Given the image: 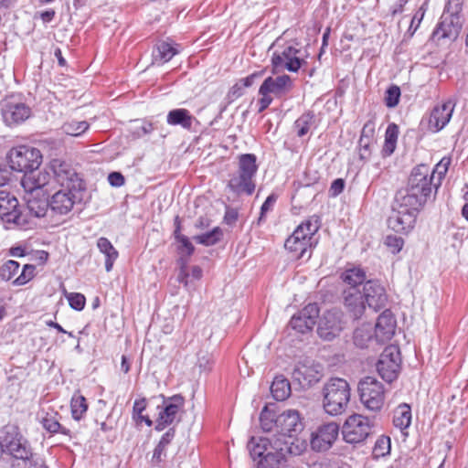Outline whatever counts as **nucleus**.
<instances>
[{
  "mask_svg": "<svg viewBox=\"0 0 468 468\" xmlns=\"http://www.w3.org/2000/svg\"><path fill=\"white\" fill-rule=\"evenodd\" d=\"M373 328L370 324H363L354 332V343L360 348L368 346V344L375 339Z\"/></svg>",
  "mask_w": 468,
  "mask_h": 468,
  "instance_id": "37",
  "label": "nucleus"
},
{
  "mask_svg": "<svg viewBox=\"0 0 468 468\" xmlns=\"http://www.w3.org/2000/svg\"><path fill=\"white\" fill-rule=\"evenodd\" d=\"M258 172L257 157L253 154H242L238 157V170L229 175L227 187L236 196H251L256 188Z\"/></svg>",
  "mask_w": 468,
  "mask_h": 468,
  "instance_id": "3",
  "label": "nucleus"
},
{
  "mask_svg": "<svg viewBox=\"0 0 468 468\" xmlns=\"http://www.w3.org/2000/svg\"><path fill=\"white\" fill-rule=\"evenodd\" d=\"M276 433L282 440L286 441H301L297 438L299 432L303 429L300 414L295 410H288L276 417Z\"/></svg>",
  "mask_w": 468,
  "mask_h": 468,
  "instance_id": "12",
  "label": "nucleus"
},
{
  "mask_svg": "<svg viewBox=\"0 0 468 468\" xmlns=\"http://www.w3.org/2000/svg\"><path fill=\"white\" fill-rule=\"evenodd\" d=\"M400 89L397 85L390 86L385 95V104L388 108L396 107L399 102Z\"/></svg>",
  "mask_w": 468,
  "mask_h": 468,
  "instance_id": "49",
  "label": "nucleus"
},
{
  "mask_svg": "<svg viewBox=\"0 0 468 468\" xmlns=\"http://www.w3.org/2000/svg\"><path fill=\"white\" fill-rule=\"evenodd\" d=\"M0 218L8 222L20 224L21 214L18 201L11 193L0 189Z\"/></svg>",
  "mask_w": 468,
  "mask_h": 468,
  "instance_id": "22",
  "label": "nucleus"
},
{
  "mask_svg": "<svg viewBox=\"0 0 468 468\" xmlns=\"http://www.w3.org/2000/svg\"><path fill=\"white\" fill-rule=\"evenodd\" d=\"M50 168L60 189L49 199L50 210L57 215L70 212L75 204L81 202L85 184L75 169L61 159H53Z\"/></svg>",
  "mask_w": 468,
  "mask_h": 468,
  "instance_id": "2",
  "label": "nucleus"
},
{
  "mask_svg": "<svg viewBox=\"0 0 468 468\" xmlns=\"http://www.w3.org/2000/svg\"><path fill=\"white\" fill-rule=\"evenodd\" d=\"M322 406L330 416H339L348 408L351 389L348 382L341 378H331L322 388Z\"/></svg>",
  "mask_w": 468,
  "mask_h": 468,
  "instance_id": "4",
  "label": "nucleus"
},
{
  "mask_svg": "<svg viewBox=\"0 0 468 468\" xmlns=\"http://www.w3.org/2000/svg\"><path fill=\"white\" fill-rule=\"evenodd\" d=\"M222 236V229L219 227H216L210 231L195 236L193 239L198 244H202L204 246H212L217 244L221 239Z\"/></svg>",
  "mask_w": 468,
  "mask_h": 468,
  "instance_id": "42",
  "label": "nucleus"
},
{
  "mask_svg": "<svg viewBox=\"0 0 468 468\" xmlns=\"http://www.w3.org/2000/svg\"><path fill=\"white\" fill-rule=\"evenodd\" d=\"M19 270V263L16 261H7L0 267V278L3 281L11 280Z\"/></svg>",
  "mask_w": 468,
  "mask_h": 468,
  "instance_id": "47",
  "label": "nucleus"
},
{
  "mask_svg": "<svg viewBox=\"0 0 468 468\" xmlns=\"http://www.w3.org/2000/svg\"><path fill=\"white\" fill-rule=\"evenodd\" d=\"M179 52V45L168 41H160L155 45L153 51V60L154 63L164 64L171 60Z\"/></svg>",
  "mask_w": 468,
  "mask_h": 468,
  "instance_id": "28",
  "label": "nucleus"
},
{
  "mask_svg": "<svg viewBox=\"0 0 468 468\" xmlns=\"http://www.w3.org/2000/svg\"><path fill=\"white\" fill-rule=\"evenodd\" d=\"M211 224V220L207 217H199L196 223L195 228L199 230L207 229Z\"/></svg>",
  "mask_w": 468,
  "mask_h": 468,
  "instance_id": "63",
  "label": "nucleus"
},
{
  "mask_svg": "<svg viewBox=\"0 0 468 468\" xmlns=\"http://www.w3.org/2000/svg\"><path fill=\"white\" fill-rule=\"evenodd\" d=\"M343 314L338 310H329L320 318L317 333L324 340L330 341L343 330Z\"/></svg>",
  "mask_w": 468,
  "mask_h": 468,
  "instance_id": "15",
  "label": "nucleus"
},
{
  "mask_svg": "<svg viewBox=\"0 0 468 468\" xmlns=\"http://www.w3.org/2000/svg\"><path fill=\"white\" fill-rule=\"evenodd\" d=\"M195 120L194 116L186 109H175L168 112L166 122L170 125H180L184 129L190 130Z\"/></svg>",
  "mask_w": 468,
  "mask_h": 468,
  "instance_id": "29",
  "label": "nucleus"
},
{
  "mask_svg": "<svg viewBox=\"0 0 468 468\" xmlns=\"http://www.w3.org/2000/svg\"><path fill=\"white\" fill-rule=\"evenodd\" d=\"M292 378L303 388L311 387L321 379V367L310 362L298 363L292 371Z\"/></svg>",
  "mask_w": 468,
  "mask_h": 468,
  "instance_id": "21",
  "label": "nucleus"
},
{
  "mask_svg": "<svg viewBox=\"0 0 468 468\" xmlns=\"http://www.w3.org/2000/svg\"><path fill=\"white\" fill-rule=\"evenodd\" d=\"M321 226V218L317 215L309 217L300 224L293 233L286 239L284 247L295 253L297 259L311 257V239L318 231Z\"/></svg>",
  "mask_w": 468,
  "mask_h": 468,
  "instance_id": "6",
  "label": "nucleus"
},
{
  "mask_svg": "<svg viewBox=\"0 0 468 468\" xmlns=\"http://www.w3.org/2000/svg\"><path fill=\"white\" fill-rule=\"evenodd\" d=\"M391 441L388 436H380L375 442L373 447L372 455L374 459L386 457L390 453Z\"/></svg>",
  "mask_w": 468,
  "mask_h": 468,
  "instance_id": "44",
  "label": "nucleus"
},
{
  "mask_svg": "<svg viewBox=\"0 0 468 468\" xmlns=\"http://www.w3.org/2000/svg\"><path fill=\"white\" fill-rule=\"evenodd\" d=\"M366 272L359 267L346 269L341 274V279L346 284V288H359L366 283Z\"/></svg>",
  "mask_w": 468,
  "mask_h": 468,
  "instance_id": "30",
  "label": "nucleus"
},
{
  "mask_svg": "<svg viewBox=\"0 0 468 468\" xmlns=\"http://www.w3.org/2000/svg\"><path fill=\"white\" fill-rule=\"evenodd\" d=\"M453 108L451 101L435 106L429 118V129L432 132L441 130L450 122Z\"/></svg>",
  "mask_w": 468,
  "mask_h": 468,
  "instance_id": "26",
  "label": "nucleus"
},
{
  "mask_svg": "<svg viewBox=\"0 0 468 468\" xmlns=\"http://www.w3.org/2000/svg\"><path fill=\"white\" fill-rule=\"evenodd\" d=\"M400 352L396 346H387L377 363V371L387 382L395 380L400 370Z\"/></svg>",
  "mask_w": 468,
  "mask_h": 468,
  "instance_id": "13",
  "label": "nucleus"
},
{
  "mask_svg": "<svg viewBox=\"0 0 468 468\" xmlns=\"http://www.w3.org/2000/svg\"><path fill=\"white\" fill-rule=\"evenodd\" d=\"M277 200V196L275 194H271L261 207V215L259 218V221L263 220L265 214L272 209L273 205Z\"/></svg>",
  "mask_w": 468,
  "mask_h": 468,
  "instance_id": "56",
  "label": "nucleus"
},
{
  "mask_svg": "<svg viewBox=\"0 0 468 468\" xmlns=\"http://www.w3.org/2000/svg\"><path fill=\"white\" fill-rule=\"evenodd\" d=\"M90 128V123L86 121L71 120L64 122L61 126L63 133L78 137L82 135Z\"/></svg>",
  "mask_w": 468,
  "mask_h": 468,
  "instance_id": "39",
  "label": "nucleus"
},
{
  "mask_svg": "<svg viewBox=\"0 0 468 468\" xmlns=\"http://www.w3.org/2000/svg\"><path fill=\"white\" fill-rule=\"evenodd\" d=\"M12 170L22 172L24 175L37 169L42 162V154L37 148L20 145L12 148L7 155Z\"/></svg>",
  "mask_w": 468,
  "mask_h": 468,
  "instance_id": "8",
  "label": "nucleus"
},
{
  "mask_svg": "<svg viewBox=\"0 0 468 468\" xmlns=\"http://www.w3.org/2000/svg\"><path fill=\"white\" fill-rule=\"evenodd\" d=\"M50 178L48 171L35 169L23 176L21 186L27 193H46L44 187L49 183Z\"/></svg>",
  "mask_w": 468,
  "mask_h": 468,
  "instance_id": "23",
  "label": "nucleus"
},
{
  "mask_svg": "<svg viewBox=\"0 0 468 468\" xmlns=\"http://www.w3.org/2000/svg\"><path fill=\"white\" fill-rule=\"evenodd\" d=\"M292 87L293 81L286 74L266 78L259 89L261 98L258 100V112H264L271 104L274 98L285 97L292 90Z\"/></svg>",
  "mask_w": 468,
  "mask_h": 468,
  "instance_id": "7",
  "label": "nucleus"
},
{
  "mask_svg": "<svg viewBox=\"0 0 468 468\" xmlns=\"http://www.w3.org/2000/svg\"><path fill=\"white\" fill-rule=\"evenodd\" d=\"M25 199L30 214L37 218L44 217L48 210L50 209V202L47 193H27Z\"/></svg>",
  "mask_w": 468,
  "mask_h": 468,
  "instance_id": "27",
  "label": "nucleus"
},
{
  "mask_svg": "<svg viewBox=\"0 0 468 468\" xmlns=\"http://www.w3.org/2000/svg\"><path fill=\"white\" fill-rule=\"evenodd\" d=\"M339 426L335 422H329L320 426L312 433L311 447L316 452H324L330 449L338 436Z\"/></svg>",
  "mask_w": 468,
  "mask_h": 468,
  "instance_id": "17",
  "label": "nucleus"
},
{
  "mask_svg": "<svg viewBox=\"0 0 468 468\" xmlns=\"http://www.w3.org/2000/svg\"><path fill=\"white\" fill-rule=\"evenodd\" d=\"M319 312L317 303H309L291 318L289 326L297 333L306 334L315 325Z\"/></svg>",
  "mask_w": 468,
  "mask_h": 468,
  "instance_id": "16",
  "label": "nucleus"
},
{
  "mask_svg": "<svg viewBox=\"0 0 468 468\" xmlns=\"http://www.w3.org/2000/svg\"><path fill=\"white\" fill-rule=\"evenodd\" d=\"M31 109L24 102L6 100L2 103V116L7 125L20 123L29 118Z\"/></svg>",
  "mask_w": 468,
  "mask_h": 468,
  "instance_id": "18",
  "label": "nucleus"
},
{
  "mask_svg": "<svg viewBox=\"0 0 468 468\" xmlns=\"http://www.w3.org/2000/svg\"><path fill=\"white\" fill-rule=\"evenodd\" d=\"M175 433V429L171 428L162 436L153 452L152 463L154 465H158L164 461L166 456V448L174 440Z\"/></svg>",
  "mask_w": 468,
  "mask_h": 468,
  "instance_id": "31",
  "label": "nucleus"
},
{
  "mask_svg": "<svg viewBox=\"0 0 468 468\" xmlns=\"http://www.w3.org/2000/svg\"><path fill=\"white\" fill-rule=\"evenodd\" d=\"M159 399L162 400L161 405H157L159 410L156 418L154 429L158 431L165 430L167 426L179 422L180 412L183 411L185 399L181 395H174L172 397H165L161 395Z\"/></svg>",
  "mask_w": 468,
  "mask_h": 468,
  "instance_id": "10",
  "label": "nucleus"
},
{
  "mask_svg": "<svg viewBox=\"0 0 468 468\" xmlns=\"http://www.w3.org/2000/svg\"><path fill=\"white\" fill-rule=\"evenodd\" d=\"M396 320L389 310H385L378 316L375 326V340L385 343L391 339L395 334Z\"/></svg>",
  "mask_w": 468,
  "mask_h": 468,
  "instance_id": "25",
  "label": "nucleus"
},
{
  "mask_svg": "<svg viewBox=\"0 0 468 468\" xmlns=\"http://www.w3.org/2000/svg\"><path fill=\"white\" fill-rule=\"evenodd\" d=\"M239 213L236 208L227 207L225 215H224V222L228 225H233L238 220Z\"/></svg>",
  "mask_w": 468,
  "mask_h": 468,
  "instance_id": "59",
  "label": "nucleus"
},
{
  "mask_svg": "<svg viewBox=\"0 0 468 468\" xmlns=\"http://www.w3.org/2000/svg\"><path fill=\"white\" fill-rule=\"evenodd\" d=\"M343 298L346 308L354 319L360 318L365 312L366 304L364 294L359 288H345Z\"/></svg>",
  "mask_w": 468,
  "mask_h": 468,
  "instance_id": "24",
  "label": "nucleus"
},
{
  "mask_svg": "<svg viewBox=\"0 0 468 468\" xmlns=\"http://www.w3.org/2000/svg\"><path fill=\"white\" fill-rule=\"evenodd\" d=\"M97 247L99 250L105 255V270L106 271H111L113 266L114 261L118 258V251L112 246L111 241L104 237H101L97 240Z\"/></svg>",
  "mask_w": 468,
  "mask_h": 468,
  "instance_id": "32",
  "label": "nucleus"
},
{
  "mask_svg": "<svg viewBox=\"0 0 468 468\" xmlns=\"http://www.w3.org/2000/svg\"><path fill=\"white\" fill-rule=\"evenodd\" d=\"M36 267L32 264H26L20 275L13 281V284L16 286H21L31 281L36 275Z\"/></svg>",
  "mask_w": 468,
  "mask_h": 468,
  "instance_id": "48",
  "label": "nucleus"
},
{
  "mask_svg": "<svg viewBox=\"0 0 468 468\" xmlns=\"http://www.w3.org/2000/svg\"><path fill=\"white\" fill-rule=\"evenodd\" d=\"M301 50L288 46L283 48L282 52H274L271 58V64L276 71L287 69L291 72H296L301 68L303 63H305L303 58H300Z\"/></svg>",
  "mask_w": 468,
  "mask_h": 468,
  "instance_id": "14",
  "label": "nucleus"
},
{
  "mask_svg": "<svg viewBox=\"0 0 468 468\" xmlns=\"http://www.w3.org/2000/svg\"><path fill=\"white\" fill-rule=\"evenodd\" d=\"M374 140L359 139V154L361 159H367L371 154Z\"/></svg>",
  "mask_w": 468,
  "mask_h": 468,
  "instance_id": "55",
  "label": "nucleus"
},
{
  "mask_svg": "<svg viewBox=\"0 0 468 468\" xmlns=\"http://www.w3.org/2000/svg\"><path fill=\"white\" fill-rule=\"evenodd\" d=\"M425 5H426V3L423 4L419 8V10L415 13V15L413 16V17L411 19V22H410V25L409 27V32H410L411 35H413L415 33V31L418 29L419 26L420 25V22L422 21V19L425 16V13H426Z\"/></svg>",
  "mask_w": 468,
  "mask_h": 468,
  "instance_id": "51",
  "label": "nucleus"
},
{
  "mask_svg": "<svg viewBox=\"0 0 468 468\" xmlns=\"http://www.w3.org/2000/svg\"><path fill=\"white\" fill-rule=\"evenodd\" d=\"M178 264L180 265V271L177 276V280L179 282L184 283L185 286H187V279L189 277V273L187 272V259L180 257L178 260Z\"/></svg>",
  "mask_w": 468,
  "mask_h": 468,
  "instance_id": "52",
  "label": "nucleus"
},
{
  "mask_svg": "<svg viewBox=\"0 0 468 468\" xmlns=\"http://www.w3.org/2000/svg\"><path fill=\"white\" fill-rule=\"evenodd\" d=\"M261 76V73L260 72H255V73H252L250 75H249L248 77L246 78H243V79H240L239 80V82L241 83V85L243 86V88H247V87H250L253 82H254V80L258 77Z\"/></svg>",
  "mask_w": 468,
  "mask_h": 468,
  "instance_id": "64",
  "label": "nucleus"
},
{
  "mask_svg": "<svg viewBox=\"0 0 468 468\" xmlns=\"http://www.w3.org/2000/svg\"><path fill=\"white\" fill-rule=\"evenodd\" d=\"M398 135V125L395 123L388 124L385 133V143L382 150L384 155L388 156L393 154L397 145Z\"/></svg>",
  "mask_w": 468,
  "mask_h": 468,
  "instance_id": "38",
  "label": "nucleus"
},
{
  "mask_svg": "<svg viewBox=\"0 0 468 468\" xmlns=\"http://www.w3.org/2000/svg\"><path fill=\"white\" fill-rule=\"evenodd\" d=\"M462 28V22L459 16L442 15L441 21L432 33L434 39H450L455 40Z\"/></svg>",
  "mask_w": 468,
  "mask_h": 468,
  "instance_id": "20",
  "label": "nucleus"
},
{
  "mask_svg": "<svg viewBox=\"0 0 468 468\" xmlns=\"http://www.w3.org/2000/svg\"><path fill=\"white\" fill-rule=\"evenodd\" d=\"M146 408V399H136L133 403V411L134 415L140 416Z\"/></svg>",
  "mask_w": 468,
  "mask_h": 468,
  "instance_id": "62",
  "label": "nucleus"
},
{
  "mask_svg": "<svg viewBox=\"0 0 468 468\" xmlns=\"http://www.w3.org/2000/svg\"><path fill=\"white\" fill-rule=\"evenodd\" d=\"M365 303L375 312L386 306L388 295L385 288L378 282L369 280L363 286Z\"/></svg>",
  "mask_w": 468,
  "mask_h": 468,
  "instance_id": "19",
  "label": "nucleus"
},
{
  "mask_svg": "<svg viewBox=\"0 0 468 468\" xmlns=\"http://www.w3.org/2000/svg\"><path fill=\"white\" fill-rule=\"evenodd\" d=\"M271 392L276 400L286 399L291 394L290 382L282 377H276L271 383Z\"/></svg>",
  "mask_w": 468,
  "mask_h": 468,
  "instance_id": "35",
  "label": "nucleus"
},
{
  "mask_svg": "<svg viewBox=\"0 0 468 468\" xmlns=\"http://www.w3.org/2000/svg\"><path fill=\"white\" fill-rule=\"evenodd\" d=\"M360 401L364 407L374 412L379 411L385 403V388L374 377H365L358 383Z\"/></svg>",
  "mask_w": 468,
  "mask_h": 468,
  "instance_id": "9",
  "label": "nucleus"
},
{
  "mask_svg": "<svg viewBox=\"0 0 468 468\" xmlns=\"http://www.w3.org/2000/svg\"><path fill=\"white\" fill-rule=\"evenodd\" d=\"M437 189L429 165L421 164L414 167L407 186L396 193L392 212L388 219V227L398 233L410 231L419 211L431 198L432 191L436 192Z\"/></svg>",
  "mask_w": 468,
  "mask_h": 468,
  "instance_id": "1",
  "label": "nucleus"
},
{
  "mask_svg": "<svg viewBox=\"0 0 468 468\" xmlns=\"http://www.w3.org/2000/svg\"><path fill=\"white\" fill-rule=\"evenodd\" d=\"M109 182L113 186H121L124 184V177L121 173L112 172L108 176Z\"/></svg>",
  "mask_w": 468,
  "mask_h": 468,
  "instance_id": "60",
  "label": "nucleus"
},
{
  "mask_svg": "<svg viewBox=\"0 0 468 468\" xmlns=\"http://www.w3.org/2000/svg\"><path fill=\"white\" fill-rule=\"evenodd\" d=\"M375 123L372 121L367 122L361 131L360 139L374 140Z\"/></svg>",
  "mask_w": 468,
  "mask_h": 468,
  "instance_id": "58",
  "label": "nucleus"
},
{
  "mask_svg": "<svg viewBox=\"0 0 468 468\" xmlns=\"http://www.w3.org/2000/svg\"><path fill=\"white\" fill-rule=\"evenodd\" d=\"M314 122V114L307 112L302 114L294 122V129L299 137H303L310 131Z\"/></svg>",
  "mask_w": 468,
  "mask_h": 468,
  "instance_id": "41",
  "label": "nucleus"
},
{
  "mask_svg": "<svg viewBox=\"0 0 468 468\" xmlns=\"http://www.w3.org/2000/svg\"><path fill=\"white\" fill-rule=\"evenodd\" d=\"M345 187V182L343 179L338 178L333 181L331 184L330 191L334 196L339 195Z\"/></svg>",
  "mask_w": 468,
  "mask_h": 468,
  "instance_id": "61",
  "label": "nucleus"
},
{
  "mask_svg": "<svg viewBox=\"0 0 468 468\" xmlns=\"http://www.w3.org/2000/svg\"><path fill=\"white\" fill-rule=\"evenodd\" d=\"M244 93V88L241 85L240 82L235 83L229 90L227 94V99L229 102L233 101L234 100L241 97Z\"/></svg>",
  "mask_w": 468,
  "mask_h": 468,
  "instance_id": "57",
  "label": "nucleus"
},
{
  "mask_svg": "<svg viewBox=\"0 0 468 468\" xmlns=\"http://www.w3.org/2000/svg\"><path fill=\"white\" fill-rule=\"evenodd\" d=\"M451 157L444 156L441 159V161L435 165V167L431 170V175L433 176V183L439 188L441 184L443 177L445 176L449 166L451 165Z\"/></svg>",
  "mask_w": 468,
  "mask_h": 468,
  "instance_id": "43",
  "label": "nucleus"
},
{
  "mask_svg": "<svg viewBox=\"0 0 468 468\" xmlns=\"http://www.w3.org/2000/svg\"><path fill=\"white\" fill-rule=\"evenodd\" d=\"M373 422L360 414L349 416L342 428L344 440L347 443H359L364 441L372 432Z\"/></svg>",
  "mask_w": 468,
  "mask_h": 468,
  "instance_id": "11",
  "label": "nucleus"
},
{
  "mask_svg": "<svg viewBox=\"0 0 468 468\" xmlns=\"http://www.w3.org/2000/svg\"><path fill=\"white\" fill-rule=\"evenodd\" d=\"M176 240L178 243L177 251L181 254V257L187 259L194 253L195 247L186 236H177Z\"/></svg>",
  "mask_w": 468,
  "mask_h": 468,
  "instance_id": "46",
  "label": "nucleus"
},
{
  "mask_svg": "<svg viewBox=\"0 0 468 468\" xmlns=\"http://www.w3.org/2000/svg\"><path fill=\"white\" fill-rule=\"evenodd\" d=\"M411 423V410L410 407L406 404H400L394 410L393 424L400 431L406 430Z\"/></svg>",
  "mask_w": 468,
  "mask_h": 468,
  "instance_id": "34",
  "label": "nucleus"
},
{
  "mask_svg": "<svg viewBox=\"0 0 468 468\" xmlns=\"http://www.w3.org/2000/svg\"><path fill=\"white\" fill-rule=\"evenodd\" d=\"M67 299L71 308L81 311L85 306V297L81 293L70 292L67 295Z\"/></svg>",
  "mask_w": 468,
  "mask_h": 468,
  "instance_id": "50",
  "label": "nucleus"
},
{
  "mask_svg": "<svg viewBox=\"0 0 468 468\" xmlns=\"http://www.w3.org/2000/svg\"><path fill=\"white\" fill-rule=\"evenodd\" d=\"M304 449L303 441L282 440L281 437L273 434L270 438V446L267 447L264 459H260L257 462V468H280L288 454L299 455Z\"/></svg>",
  "mask_w": 468,
  "mask_h": 468,
  "instance_id": "5",
  "label": "nucleus"
},
{
  "mask_svg": "<svg viewBox=\"0 0 468 468\" xmlns=\"http://www.w3.org/2000/svg\"><path fill=\"white\" fill-rule=\"evenodd\" d=\"M70 409L72 418L76 420H81L88 410L85 397L81 394H74L70 401Z\"/></svg>",
  "mask_w": 468,
  "mask_h": 468,
  "instance_id": "40",
  "label": "nucleus"
},
{
  "mask_svg": "<svg viewBox=\"0 0 468 468\" xmlns=\"http://www.w3.org/2000/svg\"><path fill=\"white\" fill-rule=\"evenodd\" d=\"M270 446V438L260 437L258 439L252 437L248 442V450L250 457L254 462L264 459L267 447Z\"/></svg>",
  "mask_w": 468,
  "mask_h": 468,
  "instance_id": "33",
  "label": "nucleus"
},
{
  "mask_svg": "<svg viewBox=\"0 0 468 468\" xmlns=\"http://www.w3.org/2000/svg\"><path fill=\"white\" fill-rule=\"evenodd\" d=\"M40 423L42 427L51 434L59 432L70 436V431L60 425L57 414L46 413V415L42 417Z\"/></svg>",
  "mask_w": 468,
  "mask_h": 468,
  "instance_id": "36",
  "label": "nucleus"
},
{
  "mask_svg": "<svg viewBox=\"0 0 468 468\" xmlns=\"http://www.w3.org/2000/svg\"><path fill=\"white\" fill-rule=\"evenodd\" d=\"M261 427L264 431L276 433V417L275 414L268 410L267 407L261 411L260 416Z\"/></svg>",
  "mask_w": 468,
  "mask_h": 468,
  "instance_id": "45",
  "label": "nucleus"
},
{
  "mask_svg": "<svg viewBox=\"0 0 468 468\" xmlns=\"http://www.w3.org/2000/svg\"><path fill=\"white\" fill-rule=\"evenodd\" d=\"M385 244L392 250L393 253H397L402 249L404 241L399 237L389 235L386 238Z\"/></svg>",
  "mask_w": 468,
  "mask_h": 468,
  "instance_id": "54",
  "label": "nucleus"
},
{
  "mask_svg": "<svg viewBox=\"0 0 468 468\" xmlns=\"http://www.w3.org/2000/svg\"><path fill=\"white\" fill-rule=\"evenodd\" d=\"M462 10L461 0H449L445 5L444 13L442 15L447 16H459Z\"/></svg>",
  "mask_w": 468,
  "mask_h": 468,
  "instance_id": "53",
  "label": "nucleus"
}]
</instances>
